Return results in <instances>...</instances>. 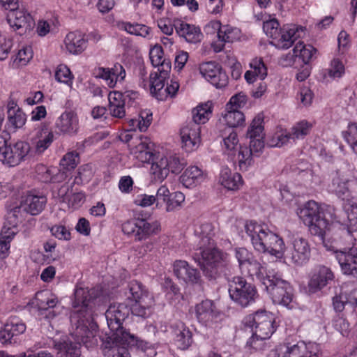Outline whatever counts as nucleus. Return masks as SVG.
I'll return each instance as SVG.
<instances>
[{"label": "nucleus", "mask_w": 357, "mask_h": 357, "mask_svg": "<svg viewBox=\"0 0 357 357\" xmlns=\"http://www.w3.org/2000/svg\"><path fill=\"white\" fill-rule=\"evenodd\" d=\"M166 77H160L157 73L150 75V92L153 96L158 100V94L165 90Z\"/></svg>", "instance_id": "obj_49"}, {"label": "nucleus", "mask_w": 357, "mask_h": 357, "mask_svg": "<svg viewBox=\"0 0 357 357\" xmlns=\"http://www.w3.org/2000/svg\"><path fill=\"white\" fill-rule=\"evenodd\" d=\"M50 231L52 234L59 240L68 241L70 239V232L65 226L54 225Z\"/></svg>", "instance_id": "obj_63"}, {"label": "nucleus", "mask_w": 357, "mask_h": 357, "mask_svg": "<svg viewBox=\"0 0 357 357\" xmlns=\"http://www.w3.org/2000/svg\"><path fill=\"white\" fill-rule=\"evenodd\" d=\"M311 249L306 238L296 236L292 239L287 250V257L293 264L302 266L309 261Z\"/></svg>", "instance_id": "obj_14"}, {"label": "nucleus", "mask_w": 357, "mask_h": 357, "mask_svg": "<svg viewBox=\"0 0 357 357\" xmlns=\"http://www.w3.org/2000/svg\"><path fill=\"white\" fill-rule=\"evenodd\" d=\"M54 134L45 125L40 126L35 135V149L38 153H43L52 144Z\"/></svg>", "instance_id": "obj_29"}, {"label": "nucleus", "mask_w": 357, "mask_h": 357, "mask_svg": "<svg viewBox=\"0 0 357 357\" xmlns=\"http://www.w3.org/2000/svg\"><path fill=\"white\" fill-rule=\"evenodd\" d=\"M271 297L273 302L288 306L292 301L293 288L275 269H270L268 276L261 284Z\"/></svg>", "instance_id": "obj_7"}, {"label": "nucleus", "mask_w": 357, "mask_h": 357, "mask_svg": "<svg viewBox=\"0 0 357 357\" xmlns=\"http://www.w3.org/2000/svg\"><path fill=\"white\" fill-rule=\"evenodd\" d=\"M298 215L308 227L310 233L318 236L324 246L333 252L346 251L356 246L354 231L345 225L340 222H330L325 217L321 206L313 200L308 201L300 208Z\"/></svg>", "instance_id": "obj_2"}, {"label": "nucleus", "mask_w": 357, "mask_h": 357, "mask_svg": "<svg viewBox=\"0 0 357 357\" xmlns=\"http://www.w3.org/2000/svg\"><path fill=\"white\" fill-rule=\"evenodd\" d=\"M275 316L264 310H259L245 318V324L252 333L261 339H269L276 329Z\"/></svg>", "instance_id": "obj_9"}, {"label": "nucleus", "mask_w": 357, "mask_h": 357, "mask_svg": "<svg viewBox=\"0 0 357 357\" xmlns=\"http://www.w3.org/2000/svg\"><path fill=\"white\" fill-rule=\"evenodd\" d=\"M312 128V125L307 121H301L294 125L291 132H288L293 140L304 138L305 136L309 134Z\"/></svg>", "instance_id": "obj_47"}, {"label": "nucleus", "mask_w": 357, "mask_h": 357, "mask_svg": "<svg viewBox=\"0 0 357 357\" xmlns=\"http://www.w3.org/2000/svg\"><path fill=\"white\" fill-rule=\"evenodd\" d=\"M36 172L38 179L43 183L59 182L66 176L65 172L61 171L58 174L54 176L52 170L43 165L36 167Z\"/></svg>", "instance_id": "obj_42"}, {"label": "nucleus", "mask_w": 357, "mask_h": 357, "mask_svg": "<svg viewBox=\"0 0 357 357\" xmlns=\"http://www.w3.org/2000/svg\"><path fill=\"white\" fill-rule=\"evenodd\" d=\"M245 229L256 251L260 253L268 252L278 258L283 256L285 245L282 238L266 226L250 221L245 224Z\"/></svg>", "instance_id": "obj_5"}, {"label": "nucleus", "mask_w": 357, "mask_h": 357, "mask_svg": "<svg viewBox=\"0 0 357 357\" xmlns=\"http://www.w3.org/2000/svg\"><path fill=\"white\" fill-rule=\"evenodd\" d=\"M36 302L40 310H47L56 306L58 299L48 291H40L36 295Z\"/></svg>", "instance_id": "obj_41"}, {"label": "nucleus", "mask_w": 357, "mask_h": 357, "mask_svg": "<svg viewBox=\"0 0 357 357\" xmlns=\"http://www.w3.org/2000/svg\"><path fill=\"white\" fill-rule=\"evenodd\" d=\"M67 50L72 54H77L82 52L86 47V40L79 32H70L65 38Z\"/></svg>", "instance_id": "obj_32"}, {"label": "nucleus", "mask_w": 357, "mask_h": 357, "mask_svg": "<svg viewBox=\"0 0 357 357\" xmlns=\"http://www.w3.org/2000/svg\"><path fill=\"white\" fill-rule=\"evenodd\" d=\"M289 139H291V136L288 132L283 131L278 132L269 140L268 145L272 147H281L286 144Z\"/></svg>", "instance_id": "obj_57"}, {"label": "nucleus", "mask_w": 357, "mask_h": 357, "mask_svg": "<svg viewBox=\"0 0 357 357\" xmlns=\"http://www.w3.org/2000/svg\"><path fill=\"white\" fill-rule=\"evenodd\" d=\"M93 176V171L90 165L81 166L77 171L75 182L77 184L89 182Z\"/></svg>", "instance_id": "obj_56"}, {"label": "nucleus", "mask_w": 357, "mask_h": 357, "mask_svg": "<svg viewBox=\"0 0 357 357\" xmlns=\"http://www.w3.org/2000/svg\"><path fill=\"white\" fill-rule=\"evenodd\" d=\"M346 305L357 306V289L351 291L349 298L345 294L336 295L333 298V309L337 312H342Z\"/></svg>", "instance_id": "obj_39"}, {"label": "nucleus", "mask_w": 357, "mask_h": 357, "mask_svg": "<svg viewBox=\"0 0 357 357\" xmlns=\"http://www.w3.org/2000/svg\"><path fill=\"white\" fill-rule=\"evenodd\" d=\"M294 52L299 53L298 56L301 58L305 65L309 64L311 61L317 50L311 45H305L303 42H298L293 49Z\"/></svg>", "instance_id": "obj_45"}, {"label": "nucleus", "mask_w": 357, "mask_h": 357, "mask_svg": "<svg viewBox=\"0 0 357 357\" xmlns=\"http://www.w3.org/2000/svg\"><path fill=\"white\" fill-rule=\"evenodd\" d=\"M213 103L208 101L199 105L192 110V119L190 122H195L200 126L207 122L212 114Z\"/></svg>", "instance_id": "obj_38"}, {"label": "nucleus", "mask_w": 357, "mask_h": 357, "mask_svg": "<svg viewBox=\"0 0 357 357\" xmlns=\"http://www.w3.org/2000/svg\"><path fill=\"white\" fill-rule=\"evenodd\" d=\"M225 114H222V120L227 125L226 128H234L241 126L245 123V116L238 109H226Z\"/></svg>", "instance_id": "obj_40"}, {"label": "nucleus", "mask_w": 357, "mask_h": 357, "mask_svg": "<svg viewBox=\"0 0 357 357\" xmlns=\"http://www.w3.org/2000/svg\"><path fill=\"white\" fill-rule=\"evenodd\" d=\"M10 139L0 136V161L9 167L18 165L27 156L30 145L24 141L9 143Z\"/></svg>", "instance_id": "obj_10"}, {"label": "nucleus", "mask_w": 357, "mask_h": 357, "mask_svg": "<svg viewBox=\"0 0 357 357\" xmlns=\"http://www.w3.org/2000/svg\"><path fill=\"white\" fill-rule=\"evenodd\" d=\"M176 33L190 43H197L202 40L203 34L199 27L178 21L174 24Z\"/></svg>", "instance_id": "obj_26"}, {"label": "nucleus", "mask_w": 357, "mask_h": 357, "mask_svg": "<svg viewBox=\"0 0 357 357\" xmlns=\"http://www.w3.org/2000/svg\"><path fill=\"white\" fill-rule=\"evenodd\" d=\"M282 28H280L279 22L275 19L266 21L263 24V30L264 33L273 40L278 38L279 32Z\"/></svg>", "instance_id": "obj_51"}, {"label": "nucleus", "mask_w": 357, "mask_h": 357, "mask_svg": "<svg viewBox=\"0 0 357 357\" xmlns=\"http://www.w3.org/2000/svg\"><path fill=\"white\" fill-rule=\"evenodd\" d=\"M23 212L20 206L13 208L8 212L4 222L12 227L17 228L23 219Z\"/></svg>", "instance_id": "obj_50"}, {"label": "nucleus", "mask_w": 357, "mask_h": 357, "mask_svg": "<svg viewBox=\"0 0 357 357\" xmlns=\"http://www.w3.org/2000/svg\"><path fill=\"white\" fill-rule=\"evenodd\" d=\"M220 312L211 300H205L196 305V317L206 326H211L217 321Z\"/></svg>", "instance_id": "obj_20"}, {"label": "nucleus", "mask_w": 357, "mask_h": 357, "mask_svg": "<svg viewBox=\"0 0 357 357\" xmlns=\"http://www.w3.org/2000/svg\"><path fill=\"white\" fill-rule=\"evenodd\" d=\"M174 340L177 347L181 350L188 349L192 343V334L190 329L181 322L174 328Z\"/></svg>", "instance_id": "obj_28"}, {"label": "nucleus", "mask_w": 357, "mask_h": 357, "mask_svg": "<svg viewBox=\"0 0 357 357\" xmlns=\"http://www.w3.org/2000/svg\"><path fill=\"white\" fill-rule=\"evenodd\" d=\"M109 110L110 114L116 118L121 119L126 115L125 100L121 92H110L108 95Z\"/></svg>", "instance_id": "obj_34"}, {"label": "nucleus", "mask_w": 357, "mask_h": 357, "mask_svg": "<svg viewBox=\"0 0 357 357\" xmlns=\"http://www.w3.org/2000/svg\"><path fill=\"white\" fill-rule=\"evenodd\" d=\"M135 336L127 331H110V334L102 339L101 347L103 351H112V356L117 353L118 349L132 344Z\"/></svg>", "instance_id": "obj_15"}, {"label": "nucleus", "mask_w": 357, "mask_h": 357, "mask_svg": "<svg viewBox=\"0 0 357 357\" xmlns=\"http://www.w3.org/2000/svg\"><path fill=\"white\" fill-rule=\"evenodd\" d=\"M247 102V96L239 93L233 96L228 103L226 105V109H238L245 105Z\"/></svg>", "instance_id": "obj_58"}, {"label": "nucleus", "mask_w": 357, "mask_h": 357, "mask_svg": "<svg viewBox=\"0 0 357 357\" xmlns=\"http://www.w3.org/2000/svg\"><path fill=\"white\" fill-rule=\"evenodd\" d=\"M195 243L202 261L198 260L204 275L208 280H216L227 265V255L215 247L212 224L205 222L195 230Z\"/></svg>", "instance_id": "obj_4"}, {"label": "nucleus", "mask_w": 357, "mask_h": 357, "mask_svg": "<svg viewBox=\"0 0 357 357\" xmlns=\"http://www.w3.org/2000/svg\"><path fill=\"white\" fill-rule=\"evenodd\" d=\"M73 76L70 69L65 65H59L55 72V79L59 82L72 84Z\"/></svg>", "instance_id": "obj_53"}, {"label": "nucleus", "mask_w": 357, "mask_h": 357, "mask_svg": "<svg viewBox=\"0 0 357 357\" xmlns=\"http://www.w3.org/2000/svg\"><path fill=\"white\" fill-rule=\"evenodd\" d=\"M199 73L203 77L216 88H223L228 84V77L222 66L215 61L199 64Z\"/></svg>", "instance_id": "obj_12"}, {"label": "nucleus", "mask_w": 357, "mask_h": 357, "mask_svg": "<svg viewBox=\"0 0 357 357\" xmlns=\"http://www.w3.org/2000/svg\"><path fill=\"white\" fill-rule=\"evenodd\" d=\"M79 162V154L75 151L67 153L60 161V165L66 170L75 168Z\"/></svg>", "instance_id": "obj_52"}, {"label": "nucleus", "mask_w": 357, "mask_h": 357, "mask_svg": "<svg viewBox=\"0 0 357 357\" xmlns=\"http://www.w3.org/2000/svg\"><path fill=\"white\" fill-rule=\"evenodd\" d=\"M235 256L238 262L240 269L253 258L252 254L244 248L236 249Z\"/></svg>", "instance_id": "obj_61"}, {"label": "nucleus", "mask_w": 357, "mask_h": 357, "mask_svg": "<svg viewBox=\"0 0 357 357\" xmlns=\"http://www.w3.org/2000/svg\"><path fill=\"white\" fill-rule=\"evenodd\" d=\"M264 117L261 114L256 116L247 131V137L250 138V147L240 146L238 151V160L240 168L246 169L251 165L252 156H259L264 147Z\"/></svg>", "instance_id": "obj_6"}, {"label": "nucleus", "mask_w": 357, "mask_h": 357, "mask_svg": "<svg viewBox=\"0 0 357 357\" xmlns=\"http://www.w3.org/2000/svg\"><path fill=\"white\" fill-rule=\"evenodd\" d=\"M159 230L160 225L157 221L149 222L145 218H135L122 225V231L138 241L149 238Z\"/></svg>", "instance_id": "obj_11"}, {"label": "nucleus", "mask_w": 357, "mask_h": 357, "mask_svg": "<svg viewBox=\"0 0 357 357\" xmlns=\"http://www.w3.org/2000/svg\"><path fill=\"white\" fill-rule=\"evenodd\" d=\"M47 197L35 191H29L22 197L20 207L31 215L40 214L45 207Z\"/></svg>", "instance_id": "obj_17"}, {"label": "nucleus", "mask_w": 357, "mask_h": 357, "mask_svg": "<svg viewBox=\"0 0 357 357\" xmlns=\"http://www.w3.org/2000/svg\"><path fill=\"white\" fill-rule=\"evenodd\" d=\"M130 307L123 303H114L105 312L107 326L110 331H126L122 326L129 312L137 317L147 318L153 313L155 302L153 295L138 280L130 281L124 291Z\"/></svg>", "instance_id": "obj_3"}, {"label": "nucleus", "mask_w": 357, "mask_h": 357, "mask_svg": "<svg viewBox=\"0 0 357 357\" xmlns=\"http://www.w3.org/2000/svg\"><path fill=\"white\" fill-rule=\"evenodd\" d=\"M313 98L312 91L307 87L301 88L296 96V99L304 106L311 104Z\"/></svg>", "instance_id": "obj_64"}, {"label": "nucleus", "mask_w": 357, "mask_h": 357, "mask_svg": "<svg viewBox=\"0 0 357 357\" xmlns=\"http://www.w3.org/2000/svg\"><path fill=\"white\" fill-rule=\"evenodd\" d=\"M118 28L123 30L132 35L146 37L149 35L150 29L146 25L138 23H130L128 22H119L117 23Z\"/></svg>", "instance_id": "obj_43"}, {"label": "nucleus", "mask_w": 357, "mask_h": 357, "mask_svg": "<svg viewBox=\"0 0 357 357\" xmlns=\"http://www.w3.org/2000/svg\"><path fill=\"white\" fill-rule=\"evenodd\" d=\"M152 181L161 183L169 175L167 157L157 158L152 162L150 169Z\"/></svg>", "instance_id": "obj_33"}, {"label": "nucleus", "mask_w": 357, "mask_h": 357, "mask_svg": "<svg viewBox=\"0 0 357 357\" xmlns=\"http://www.w3.org/2000/svg\"><path fill=\"white\" fill-rule=\"evenodd\" d=\"M213 28L218 30V37L221 42L232 43L234 37L232 33L236 31L229 26H221L219 22L213 23Z\"/></svg>", "instance_id": "obj_48"}, {"label": "nucleus", "mask_w": 357, "mask_h": 357, "mask_svg": "<svg viewBox=\"0 0 357 357\" xmlns=\"http://www.w3.org/2000/svg\"><path fill=\"white\" fill-rule=\"evenodd\" d=\"M174 273L178 280L185 283L197 284L201 280L198 270L190 266L185 261L176 260L174 263Z\"/></svg>", "instance_id": "obj_24"}, {"label": "nucleus", "mask_w": 357, "mask_h": 357, "mask_svg": "<svg viewBox=\"0 0 357 357\" xmlns=\"http://www.w3.org/2000/svg\"><path fill=\"white\" fill-rule=\"evenodd\" d=\"M241 270L242 273L250 277L255 276L257 280L262 284L266 280V275L268 276L270 269H266L253 257Z\"/></svg>", "instance_id": "obj_35"}, {"label": "nucleus", "mask_w": 357, "mask_h": 357, "mask_svg": "<svg viewBox=\"0 0 357 357\" xmlns=\"http://www.w3.org/2000/svg\"><path fill=\"white\" fill-rule=\"evenodd\" d=\"M149 56L152 65L155 67L161 64V62L165 60V59L163 58V50L160 45H155L151 49Z\"/></svg>", "instance_id": "obj_62"}, {"label": "nucleus", "mask_w": 357, "mask_h": 357, "mask_svg": "<svg viewBox=\"0 0 357 357\" xmlns=\"http://www.w3.org/2000/svg\"><path fill=\"white\" fill-rule=\"evenodd\" d=\"M229 294L235 304L242 307L254 303L259 296L256 287L241 277L229 280Z\"/></svg>", "instance_id": "obj_8"}, {"label": "nucleus", "mask_w": 357, "mask_h": 357, "mask_svg": "<svg viewBox=\"0 0 357 357\" xmlns=\"http://www.w3.org/2000/svg\"><path fill=\"white\" fill-rule=\"evenodd\" d=\"M204 172L197 166L188 167L180 176V182L186 188H190L200 184L205 179Z\"/></svg>", "instance_id": "obj_30"}, {"label": "nucleus", "mask_w": 357, "mask_h": 357, "mask_svg": "<svg viewBox=\"0 0 357 357\" xmlns=\"http://www.w3.org/2000/svg\"><path fill=\"white\" fill-rule=\"evenodd\" d=\"M219 182L229 190H236L243 184L241 175L236 172H232L227 167L222 169Z\"/></svg>", "instance_id": "obj_31"}, {"label": "nucleus", "mask_w": 357, "mask_h": 357, "mask_svg": "<svg viewBox=\"0 0 357 357\" xmlns=\"http://www.w3.org/2000/svg\"><path fill=\"white\" fill-rule=\"evenodd\" d=\"M55 125L61 133L70 136L75 135L79 128L77 116L73 111H65L57 119Z\"/></svg>", "instance_id": "obj_25"}, {"label": "nucleus", "mask_w": 357, "mask_h": 357, "mask_svg": "<svg viewBox=\"0 0 357 357\" xmlns=\"http://www.w3.org/2000/svg\"><path fill=\"white\" fill-rule=\"evenodd\" d=\"M8 121L15 130L21 128L26 123V116L23 111L17 107V109L8 110Z\"/></svg>", "instance_id": "obj_46"}, {"label": "nucleus", "mask_w": 357, "mask_h": 357, "mask_svg": "<svg viewBox=\"0 0 357 357\" xmlns=\"http://www.w3.org/2000/svg\"><path fill=\"white\" fill-rule=\"evenodd\" d=\"M319 345L314 342H299L287 346L282 357H319Z\"/></svg>", "instance_id": "obj_23"}, {"label": "nucleus", "mask_w": 357, "mask_h": 357, "mask_svg": "<svg viewBox=\"0 0 357 357\" xmlns=\"http://www.w3.org/2000/svg\"><path fill=\"white\" fill-rule=\"evenodd\" d=\"M201 126L195 122H187L180 130L182 147L186 152L196 150L201 143Z\"/></svg>", "instance_id": "obj_16"}, {"label": "nucleus", "mask_w": 357, "mask_h": 357, "mask_svg": "<svg viewBox=\"0 0 357 357\" xmlns=\"http://www.w3.org/2000/svg\"><path fill=\"white\" fill-rule=\"evenodd\" d=\"M97 297L96 289L76 288L72 302L73 310L70 314V334L76 342L69 339L54 341L56 357H80L81 343L87 348L97 344L98 325L93 319V307Z\"/></svg>", "instance_id": "obj_1"}, {"label": "nucleus", "mask_w": 357, "mask_h": 357, "mask_svg": "<svg viewBox=\"0 0 357 357\" xmlns=\"http://www.w3.org/2000/svg\"><path fill=\"white\" fill-rule=\"evenodd\" d=\"M251 70L245 73V79L251 84L256 80V77L264 79L267 75V68L262 59L255 58L250 63Z\"/></svg>", "instance_id": "obj_36"}, {"label": "nucleus", "mask_w": 357, "mask_h": 357, "mask_svg": "<svg viewBox=\"0 0 357 357\" xmlns=\"http://www.w3.org/2000/svg\"><path fill=\"white\" fill-rule=\"evenodd\" d=\"M344 66L339 59H333L329 68L328 74L329 77L335 79L341 77L344 73Z\"/></svg>", "instance_id": "obj_55"}, {"label": "nucleus", "mask_w": 357, "mask_h": 357, "mask_svg": "<svg viewBox=\"0 0 357 357\" xmlns=\"http://www.w3.org/2000/svg\"><path fill=\"white\" fill-rule=\"evenodd\" d=\"M345 211L347 215V223L345 226L351 231H357V205H349Z\"/></svg>", "instance_id": "obj_54"}, {"label": "nucleus", "mask_w": 357, "mask_h": 357, "mask_svg": "<svg viewBox=\"0 0 357 357\" xmlns=\"http://www.w3.org/2000/svg\"><path fill=\"white\" fill-rule=\"evenodd\" d=\"M334 273L326 266L316 267L308 283L309 288L312 292L321 290L334 280Z\"/></svg>", "instance_id": "obj_21"}, {"label": "nucleus", "mask_w": 357, "mask_h": 357, "mask_svg": "<svg viewBox=\"0 0 357 357\" xmlns=\"http://www.w3.org/2000/svg\"><path fill=\"white\" fill-rule=\"evenodd\" d=\"M137 150L138 155L137 158L142 160L143 162H153L155 160V155L149 150L147 146L141 142L137 146Z\"/></svg>", "instance_id": "obj_60"}, {"label": "nucleus", "mask_w": 357, "mask_h": 357, "mask_svg": "<svg viewBox=\"0 0 357 357\" xmlns=\"http://www.w3.org/2000/svg\"><path fill=\"white\" fill-rule=\"evenodd\" d=\"M335 257L343 274L357 278V247L337 252Z\"/></svg>", "instance_id": "obj_18"}, {"label": "nucleus", "mask_w": 357, "mask_h": 357, "mask_svg": "<svg viewBox=\"0 0 357 357\" xmlns=\"http://www.w3.org/2000/svg\"><path fill=\"white\" fill-rule=\"evenodd\" d=\"M179 89V84L176 82L171 80L170 84L167 83V86L165 90H162L158 94L159 100H165L167 97L174 98L176 96V93Z\"/></svg>", "instance_id": "obj_59"}, {"label": "nucleus", "mask_w": 357, "mask_h": 357, "mask_svg": "<svg viewBox=\"0 0 357 357\" xmlns=\"http://www.w3.org/2000/svg\"><path fill=\"white\" fill-rule=\"evenodd\" d=\"M26 331L25 324L17 317L10 319L0 330V342L2 344L16 342V337Z\"/></svg>", "instance_id": "obj_19"}, {"label": "nucleus", "mask_w": 357, "mask_h": 357, "mask_svg": "<svg viewBox=\"0 0 357 357\" xmlns=\"http://www.w3.org/2000/svg\"><path fill=\"white\" fill-rule=\"evenodd\" d=\"M7 22L14 31H18L19 34L23 35L32 31L35 22L26 10L17 8L9 10L7 15Z\"/></svg>", "instance_id": "obj_13"}, {"label": "nucleus", "mask_w": 357, "mask_h": 357, "mask_svg": "<svg viewBox=\"0 0 357 357\" xmlns=\"http://www.w3.org/2000/svg\"><path fill=\"white\" fill-rule=\"evenodd\" d=\"M351 176L349 169H339L335 171L331 181V190L340 198L344 199L349 193V183Z\"/></svg>", "instance_id": "obj_22"}, {"label": "nucleus", "mask_w": 357, "mask_h": 357, "mask_svg": "<svg viewBox=\"0 0 357 357\" xmlns=\"http://www.w3.org/2000/svg\"><path fill=\"white\" fill-rule=\"evenodd\" d=\"M220 132L227 150L236 151L237 147L240 148L237 134L234 130L231 128H225L220 130Z\"/></svg>", "instance_id": "obj_44"}, {"label": "nucleus", "mask_w": 357, "mask_h": 357, "mask_svg": "<svg viewBox=\"0 0 357 357\" xmlns=\"http://www.w3.org/2000/svg\"><path fill=\"white\" fill-rule=\"evenodd\" d=\"M296 30L294 27L284 26L279 32L278 38H275L272 43L279 49H288L292 46L296 37Z\"/></svg>", "instance_id": "obj_37"}, {"label": "nucleus", "mask_w": 357, "mask_h": 357, "mask_svg": "<svg viewBox=\"0 0 357 357\" xmlns=\"http://www.w3.org/2000/svg\"><path fill=\"white\" fill-rule=\"evenodd\" d=\"M98 77L105 79L108 86L113 88L118 81L124 79L126 71L121 64L117 63L112 68H99Z\"/></svg>", "instance_id": "obj_27"}]
</instances>
